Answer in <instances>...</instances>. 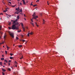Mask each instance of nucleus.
Segmentation results:
<instances>
[{
  "label": "nucleus",
  "mask_w": 75,
  "mask_h": 75,
  "mask_svg": "<svg viewBox=\"0 0 75 75\" xmlns=\"http://www.w3.org/2000/svg\"><path fill=\"white\" fill-rule=\"evenodd\" d=\"M12 30H14L16 29L18 30V29H19V28H18V27H16V25L14 24L12 26Z\"/></svg>",
  "instance_id": "f257e3e1"
},
{
  "label": "nucleus",
  "mask_w": 75,
  "mask_h": 75,
  "mask_svg": "<svg viewBox=\"0 0 75 75\" xmlns=\"http://www.w3.org/2000/svg\"><path fill=\"white\" fill-rule=\"evenodd\" d=\"M9 34L11 37H12L13 38H14V34H13V33H9Z\"/></svg>",
  "instance_id": "f03ea898"
},
{
  "label": "nucleus",
  "mask_w": 75,
  "mask_h": 75,
  "mask_svg": "<svg viewBox=\"0 0 75 75\" xmlns=\"http://www.w3.org/2000/svg\"><path fill=\"white\" fill-rule=\"evenodd\" d=\"M37 18H38V16H35V17H33V19L34 18L35 20H36V19H37Z\"/></svg>",
  "instance_id": "7ed1b4c3"
},
{
  "label": "nucleus",
  "mask_w": 75,
  "mask_h": 75,
  "mask_svg": "<svg viewBox=\"0 0 75 75\" xmlns=\"http://www.w3.org/2000/svg\"><path fill=\"white\" fill-rule=\"evenodd\" d=\"M16 10L19 11L20 10V8L19 7H18V8H16Z\"/></svg>",
  "instance_id": "20e7f679"
},
{
  "label": "nucleus",
  "mask_w": 75,
  "mask_h": 75,
  "mask_svg": "<svg viewBox=\"0 0 75 75\" xmlns=\"http://www.w3.org/2000/svg\"><path fill=\"white\" fill-rule=\"evenodd\" d=\"M22 1L23 2L24 4H25V2L24 0H22Z\"/></svg>",
  "instance_id": "39448f33"
},
{
  "label": "nucleus",
  "mask_w": 75,
  "mask_h": 75,
  "mask_svg": "<svg viewBox=\"0 0 75 75\" xmlns=\"http://www.w3.org/2000/svg\"><path fill=\"white\" fill-rule=\"evenodd\" d=\"M17 19H18V20L19 19L20 17L19 16H17Z\"/></svg>",
  "instance_id": "423d86ee"
},
{
  "label": "nucleus",
  "mask_w": 75,
  "mask_h": 75,
  "mask_svg": "<svg viewBox=\"0 0 75 75\" xmlns=\"http://www.w3.org/2000/svg\"><path fill=\"white\" fill-rule=\"evenodd\" d=\"M35 16V13L34 12L33 14V17H34V16Z\"/></svg>",
  "instance_id": "0eeeda50"
},
{
  "label": "nucleus",
  "mask_w": 75,
  "mask_h": 75,
  "mask_svg": "<svg viewBox=\"0 0 75 75\" xmlns=\"http://www.w3.org/2000/svg\"><path fill=\"white\" fill-rule=\"evenodd\" d=\"M18 24H19L17 22L16 23H15V25H18Z\"/></svg>",
  "instance_id": "6e6552de"
},
{
  "label": "nucleus",
  "mask_w": 75,
  "mask_h": 75,
  "mask_svg": "<svg viewBox=\"0 0 75 75\" xmlns=\"http://www.w3.org/2000/svg\"><path fill=\"white\" fill-rule=\"evenodd\" d=\"M30 24H32L33 26H34V23L30 22Z\"/></svg>",
  "instance_id": "1a4fd4ad"
},
{
  "label": "nucleus",
  "mask_w": 75,
  "mask_h": 75,
  "mask_svg": "<svg viewBox=\"0 0 75 75\" xmlns=\"http://www.w3.org/2000/svg\"><path fill=\"white\" fill-rule=\"evenodd\" d=\"M2 70L3 71V72H4V71H6V70L4 69L3 68L2 69Z\"/></svg>",
  "instance_id": "9d476101"
},
{
  "label": "nucleus",
  "mask_w": 75,
  "mask_h": 75,
  "mask_svg": "<svg viewBox=\"0 0 75 75\" xmlns=\"http://www.w3.org/2000/svg\"><path fill=\"white\" fill-rule=\"evenodd\" d=\"M1 59L2 61H3V60H4V58H1Z\"/></svg>",
  "instance_id": "9b49d317"
},
{
  "label": "nucleus",
  "mask_w": 75,
  "mask_h": 75,
  "mask_svg": "<svg viewBox=\"0 0 75 75\" xmlns=\"http://www.w3.org/2000/svg\"><path fill=\"white\" fill-rule=\"evenodd\" d=\"M3 63L1 62H0V65H1V66H3Z\"/></svg>",
  "instance_id": "f8f14e48"
},
{
  "label": "nucleus",
  "mask_w": 75,
  "mask_h": 75,
  "mask_svg": "<svg viewBox=\"0 0 75 75\" xmlns=\"http://www.w3.org/2000/svg\"><path fill=\"white\" fill-rule=\"evenodd\" d=\"M22 47V45H19L18 46V47H19V48H21V47Z\"/></svg>",
  "instance_id": "ddd939ff"
},
{
  "label": "nucleus",
  "mask_w": 75,
  "mask_h": 75,
  "mask_svg": "<svg viewBox=\"0 0 75 75\" xmlns=\"http://www.w3.org/2000/svg\"><path fill=\"white\" fill-rule=\"evenodd\" d=\"M6 35H5L4 36V39H6Z\"/></svg>",
  "instance_id": "4468645a"
},
{
  "label": "nucleus",
  "mask_w": 75,
  "mask_h": 75,
  "mask_svg": "<svg viewBox=\"0 0 75 75\" xmlns=\"http://www.w3.org/2000/svg\"><path fill=\"white\" fill-rule=\"evenodd\" d=\"M4 62H6L7 63L8 62H7V60L6 59L4 60Z\"/></svg>",
  "instance_id": "2eb2a0df"
},
{
  "label": "nucleus",
  "mask_w": 75,
  "mask_h": 75,
  "mask_svg": "<svg viewBox=\"0 0 75 75\" xmlns=\"http://www.w3.org/2000/svg\"><path fill=\"white\" fill-rule=\"evenodd\" d=\"M21 30H18V33H20V32H21Z\"/></svg>",
  "instance_id": "dca6fc26"
},
{
  "label": "nucleus",
  "mask_w": 75,
  "mask_h": 75,
  "mask_svg": "<svg viewBox=\"0 0 75 75\" xmlns=\"http://www.w3.org/2000/svg\"><path fill=\"white\" fill-rule=\"evenodd\" d=\"M30 35H32V34H33V32H31V33H30Z\"/></svg>",
  "instance_id": "f3484780"
},
{
  "label": "nucleus",
  "mask_w": 75,
  "mask_h": 75,
  "mask_svg": "<svg viewBox=\"0 0 75 75\" xmlns=\"http://www.w3.org/2000/svg\"><path fill=\"white\" fill-rule=\"evenodd\" d=\"M16 21H13V24H15V23H16Z\"/></svg>",
  "instance_id": "a211bd4d"
},
{
  "label": "nucleus",
  "mask_w": 75,
  "mask_h": 75,
  "mask_svg": "<svg viewBox=\"0 0 75 75\" xmlns=\"http://www.w3.org/2000/svg\"><path fill=\"white\" fill-rule=\"evenodd\" d=\"M43 24H45V21H44V20H43Z\"/></svg>",
  "instance_id": "6ab92c4d"
},
{
  "label": "nucleus",
  "mask_w": 75,
  "mask_h": 75,
  "mask_svg": "<svg viewBox=\"0 0 75 75\" xmlns=\"http://www.w3.org/2000/svg\"><path fill=\"white\" fill-rule=\"evenodd\" d=\"M9 30H10L11 29H12V28H11V27H8Z\"/></svg>",
  "instance_id": "aec40b11"
},
{
  "label": "nucleus",
  "mask_w": 75,
  "mask_h": 75,
  "mask_svg": "<svg viewBox=\"0 0 75 75\" xmlns=\"http://www.w3.org/2000/svg\"><path fill=\"white\" fill-rule=\"evenodd\" d=\"M6 47L8 50V49H9V47L8 46H6Z\"/></svg>",
  "instance_id": "412c9836"
},
{
  "label": "nucleus",
  "mask_w": 75,
  "mask_h": 75,
  "mask_svg": "<svg viewBox=\"0 0 75 75\" xmlns=\"http://www.w3.org/2000/svg\"><path fill=\"white\" fill-rule=\"evenodd\" d=\"M37 6V4H35L33 5V7H35V6Z\"/></svg>",
  "instance_id": "4be33fe9"
},
{
  "label": "nucleus",
  "mask_w": 75,
  "mask_h": 75,
  "mask_svg": "<svg viewBox=\"0 0 75 75\" xmlns=\"http://www.w3.org/2000/svg\"><path fill=\"white\" fill-rule=\"evenodd\" d=\"M35 24H36V26H37V27H38V25H37V23H35Z\"/></svg>",
  "instance_id": "5701e85b"
},
{
  "label": "nucleus",
  "mask_w": 75,
  "mask_h": 75,
  "mask_svg": "<svg viewBox=\"0 0 75 75\" xmlns=\"http://www.w3.org/2000/svg\"><path fill=\"white\" fill-rule=\"evenodd\" d=\"M5 53L6 54H7V51H5Z\"/></svg>",
  "instance_id": "b1692460"
},
{
  "label": "nucleus",
  "mask_w": 75,
  "mask_h": 75,
  "mask_svg": "<svg viewBox=\"0 0 75 75\" xmlns=\"http://www.w3.org/2000/svg\"><path fill=\"white\" fill-rule=\"evenodd\" d=\"M16 39L17 40H18V37H16Z\"/></svg>",
  "instance_id": "393cba45"
},
{
  "label": "nucleus",
  "mask_w": 75,
  "mask_h": 75,
  "mask_svg": "<svg viewBox=\"0 0 75 75\" xmlns=\"http://www.w3.org/2000/svg\"><path fill=\"white\" fill-rule=\"evenodd\" d=\"M30 34L29 33H28V37H29V36H30V35H29Z\"/></svg>",
  "instance_id": "a878e982"
},
{
  "label": "nucleus",
  "mask_w": 75,
  "mask_h": 75,
  "mask_svg": "<svg viewBox=\"0 0 75 75\" xmlns=\"http://www.w3.org/2000/svg\"><path fill=\"white\" fill-rule=\"evenodd\" d=\"M10 59H13V57H10Z\"/></svg>",
  "instance_id": "bb28decb"
},
{
  "label": "nucleus",
  "mask_w": 75,
  "mask_h": 75,
  "mask_svg": "<svg viewBox=\"0 0 75 75\" xmlns=\"http://www.w3.org/2000/svg\"><path fill=\"white\" fill-rule=\"evenodd\" d=\"M1 26L0 25V30H1Z\"/></svg>",
  "instance_id": "cd10ccee"
},
{
  "label": "nucleus",
  "mask_w": 75,
  "mask_h": 75,
  "mask_svg": "<svg viewBox=\"0 0 75 75\" xmlns=\"http://www.w3.org/2000/svg\"><path fill=\"white\" fill-rule=\"evenodd\" d=\"M13 55V54L10 53L11 56H12V55Z\"/></svg>",
  "instance_id": "c85d7f7f"
},
{
  "label": "nucleus",
  "mask_w": 75,
  "mask_h": 75,
  "mask_svg": "<svg viewBox=\"0 0 75 75\" xmlns=\"http://www.w3.org/2000/svg\"><path fill=\"white\" fill-rule=\"evenodd\" d=\"M8 71H11V69H10V68H8Z\"/></svg>",
  "instance_id": "c756f323"
},
{
  "label": "nucleus",
  "mask_w": 75,
  "mask_h": 75,
  "mask_svg": "<svg viewBox=\"0 0 75 75\" xmlns=\"http://www.w3.org/2000/svg\"><path fill=\"white\" fill-rule=\"evenodd\" d=\"M8 25H11V22H10V23H9Z\"/></svg>",
  "instance_id": "7c9ffc66"
},
{
  "label": "nucleus",
  "mask_w": 75,
  "mask_h": 75,
  "mask_svg": "<svg viewBox=\"0 0 75 75\" xmlns=\"http://www.w3.org/2000/svg\"><path fill=\"white\" fill-rule=\"evenodd\" d=\"M2 75H5V74H4V73L3 72H2Z\"/></svg>",
  "instance_id": "2f4dec72"
},
{
  "label": "nucleus",
  "mask_w": 75,
  "mask_h": 75,
  "mask_svg": "<svg viewBox=\"0 0 75 75\" xmlns=\"http://www.w3.org/2000/svg\"><path fill=\"white\" fill-rule=\"evenodd\" d=\"M23 42H25V40H22Z\"/></svg>",
  "instance_id": "473e14b6"
},
{
  "label": "nucleus",
  "mask_w": 75,
  "mask_h": 75,
  "mask_svg": "<svg viewBox=\"0 0 75 75\" xmlns=\"http://www.w3.org/2000/svg\"><path fill=\"white\" fill-rule=\"evenodd\" d=\"M21 26H23V24L22 23H21Z\"/></svg>",
  "instance_id": "72a5a7b5"
},
{
  "label": "nucleus",
  "mask_w": 75,
  "mask_h": 75,
  "mask_svg": "<svg viewBox=\"0 0 75 75\" xmlns=\"http://www.w3.org/2000/svg\"><path fill=\"white\" fill-rule=\"evenodd\" d=\"M32 3H33V2H32L30 4V6H33V4H32Z\"/></svg>",
  "instance_id": "f704fd0d"
},
{
  "label": "nucleus",
  "mask_w": 75,
  "mask_h": 75,
  "mask_svg": "<svg viewBox=\"0 0 75 75\" xmlns=\"http://www.w3.org/2000/svg\"><path fill=\"white\" fill-rule=\"evenodd\" d=\"M17 20H18V19H16V20H15V21H16V22L17 21Z\"/></svg>",
  "instance_id": "c9c22d12"
},
{
  "label": "nucleus",
  "mask_w": 75,
  "mask_h": 75,
  "mask_svg": "<svg viewBox=\"0 0 75 75\" xmlns=\"http://www.w3.org/2000/svg\"><path fill=\"white\" fill-rule=\"evenodd\" d=\"M20 12H22V9H21L20 11Z\"/></svg>",
  "instance_id": "e433bc0d"
},
{
  "label": "nucleus",
  "mask_w": 75,
  "mask_h": 75,
  "mask_svg": "<svg viewBox=\"0 0 75 75\" xmlns=\"http://www.w3.org/2000/svg\"><path fill=\"white\" fill-rule=\"evenodd\" d=\"M2 44H4V42L3 41L2 42Z\"/></svg>",
  "instance_id": "4c0bfd02"
},
{
  "label": "nucleus",
  "mask_w": 75,
  "mask_h": 75,
  "mask_svg": "<svg viewBox=\"0 0 75 75\" xmlns=\"http://www.w3.org/2000/svg\"><path fill=\"white\" fill-rule=\"evenodd\" d=\"M9 3H10V4H11V2H9Z\"/></svg>",
  "instance_id": "58836bf2"
},
{
  "label": "nucleus",
  "mask_w": 75,
  "mask_h": 75,
  "mask_svg": "<svg viewBox=\"0 0 75 75\" xmlns=\"http://www.w3.org/2000/svg\"><path fill=\"white\" fill-rule=\"evenodd\" d=\"M39 0H37L36 1V2H38V1H39Z\"/></svg>",
  "instance_id": "ea45409f"
},
{
  "label": "nucleus",
  "mask_w": 75,
  "mask_h": 75,
  "mask_svg": "<svg viewBox=\"0 0 75 75\" xmlns=\"http://www.w3.org/2000/svg\"><path fill=\"white\" fill-rule=\"evenodd\" d=\"M7 9H8V8H7L6 9V11H8V10H7Z\"/></svg>",
  "instance_id": "a19ab883"
},
{
  "label": "nucleus",
  "mask_w": 75,
  "mask_h": 75,
  "mask_svg": "<svg viewBox=\"0 0 75 75\" xmlns=\"http://www.w3.org/2000/svg\"><path fill=\"white\" fill-rule=\"evenodd\" d=\"M31 21L33 23V20H32V19H31Z\"/></svg>",
  "instance_id": "79ce46f5"
},
{
  "label": "nucleus",
  "mask_w": 75,
  "mask_h": 75,
  "mask_svg": "<svg viewBox=\"0 0 75 75\" xmlns=\"http://www.w3.org/2000/svg\"><path fill=\"white\" fill-rule=\"evenodd\" d=\"M20 5H21H21H22V4H21V3H20Z\"/></svg>",
  "instance_id": "37998d69"
},
{
  "label": "nucleus",
  "mask_w": 75,
  "mask_h": 75,
  "mask_svg": "<svg viewBox=\"0 0 75 75\" xmlns=\"http://www.w3.org/2000/svg\"><path fill=\"white\" fill-rule=\"evenodd\" d=\"M1 15H3V13H1L0 14V16Z\"/></svg>",
  "instance_id": "c03bdc74"
},
{
  "label": "nucleus",
  "mask_w": 75,
  "mask_h": 75,
  "mask_svg": "<svg viewBox=\"0 0 75 75\" xmlns=\"http://www.w3.org/2000/svg\"><path fill=\"white\" fill-rule=\"evenodd\" d=\"M4 65H6V63H4Z\"/></svg>",
  "instance_id": "a18cd8bd"
},
{
  "label": "nucleus",
  "mask_w": 75,
  "mask_h": 75,
  "mask_svg": "<svg viewBox=\"0 0 75 75\" xmlns=\"http://www.w3.org/2000/svg\"><path fill=\"white\" fill-rule=\"evenodd\" d=\"M16 6H12V7H15Z\"/></svg>",
  "instance_id": "49530a36"
},
{
  "label": "nucleus",
  "mask_w": 75,
  "mask_h": 75,
  "mask_svg": "<svg viewBox=\"0 0 75 75\" xmlns=\"http://www.w3.org/2000/svg\"><path fill=\"white\" fill-rule=\"evenodd\" d=\"M15 64H17V62L15 61Z\"/></svg>",
  "instance_id": "de8ad7c7"
},
{
  "label": "nucleus",
  "mask_w": 75,
  "mask_h": 75,
  "mask_svg": "<svg viewBox=\"0 0 75 75\" xmlns=\"http://www.w3.org/2000/svg\"><path fill=\"white\" fill-rule=\"evenodd\" d=\"M8 62H11V60H9Z\"/></svg>",
  "instance_id": "09e8293b"
},
{
  "label": "nucleus",
  "mask_w": 75,
  "mask_h": 75,
  "mask_svg": "<svg viewBox=\"0 0 75 75\" xmlns=\"http://www.w3.org/2000/svg\"><path fill=\"white\" fill-rule=\"evenodd\" d=\"M18 13H20V11H19L18 12H17V14H18Z\"/></svg>",
  "instance_id": "8fccbe9b"
},
{
  "label": "nucleus",
  "mask_w": 75,
  "mask_h": 75,
  "mask_svg": "<svg viewBox=\"0 0 75 75\" xmlns=\"http://www.w3.org/2000/svg\"><path fill=\"white\" fill-rule=\"evenodd\" d=\"M4 12H6V11L4 10Z\"/></svg>",
  "instance_id": "3c124183"
},
{
  "label": "nucleus",
  "mask_w": 75,
  "mask_h": 75,
  "mask_svg": "<svg viewBox=\"0 0 75 75\" xmlns=\"http://www.w3.org/2000/svg\"><path fill=\"white\" fill-rule=\"evenodd\" d=\"M17 12H18V11H17L16 12H15V14H16V13H17Z\"/></svg>",
  "instance_id": "603ef678"
},
{
  "label": "nucleus",
  "mask_w": 75,
  "mask_h": 75,
  "mask_svg": "<svg viewBox=\"0 0 75 75\" xmlns=\"http://www.w3.org/2000/svg\"><path fill=\"white\" fill-rule=\"evenodd\" d=\"M24 17H26V16H25V14H24Z\"/></svg>",
  "instance_id": "864d4df0"
},
{
  "label": "nucleus",
  "mask_w": 75,
  "mask_h": 75,
  "mask_svg": "<svg viewBox=\"0 0 75 75\" xmlns=\"http://www.w3.org/2000/svg\"><path fill=\"white\" fill-rule=\"evenodd\" d=\"M23 31H25V29H23Z\"/></svg>",
  "instance_id": "5fc2aeb1"
},
{
  "label": "nucleus",
  "mask_w": 75,
  "mask_h": 75,
  "mask_svg": "<svg viewBox=\"0 0 75 75\" xmlns=\"http://www.w3.org/2000/svg\"><path fill=\"white\" fill-rule=\"evenodd\" d=\"M20 41H23V40L22 39H21L20 40Z\"/></svg>",
  "instance_id": "6e6d98bb"
},
{
  "label": "nucleus",
  "mask_w": 75,
  "mask_h": 75,
  "mask_svg": "<svg viewBox=\"0 0 75 75\" xmlns=\"http://www.w3.org/2000/svg\"><path fill=\"white\" fill-rule=\"evenodd\" d=\"M8 65L9 66V65H10V63H8Z\"/></svg>",
  "instance_id": "4d7b16f0"
},
{
  "label": "nucleus",
  "mask_w": 75,
  "mask_h": 75,
  "mask_svg": "<svg viewBox=\"0 0 75 75\" xmlns=\"http://www.w3.org/2000/svg\"><path fill=\"white\" fill-rule=\"evenodd\" d=\"M22 57H21L20 58L21 59H22Z\"/></svg>",
  "instance_id": "13d9d810"
},
{
  "label": "nucleus",
  "mask_w": 75,
  "mask_h": 75,
  "mask_svg": "<svg viewBox=\"0 0 75 75\" xmlns=\"http://www.w3.org/2000/svg\"><path fill=\"white\" fill-rule=\"evenodd\" d=\"M25 20L26 21V19L25 18H24Z\"/></svg>",
  "instance_id": "bf43d9fd"
},
{
  "label": "nucleus",
  "mask_w": 75,
  "mask_h": 75,
  "mask_svg": "<svg viewBox=\"0 0 75 75\" xmlns=\"http://www.w3.org/2000/svg\"><path fill=\"white\" fill-rule=\"evenodd\" d=\"M15 67H17V65H16Z\"/></svg>",
  "instance_id": "052dcab7"
},
{
  "label": "nucleus",
  "mask_w": 75,
  "mask_h": 75,
  "mask_svg": "<svg viewBox=\"0 0 75 75\" xmlns=\"http://www.w3.org/2000/svg\"><path fill=\"white\" fill-rule=\"evenodd\" d=\"M3 4H5V3L4 2H3Z\"/></svg>",
  "instance_id": "680f3d73"
},
{
  "label": "nucleus",
  "mask_w": 75,
  "mask_h": 75,
  "mask_svg": "<svg viewBox=\"0 0 75 75\" xmlns=\"http://www.w3.org/2000/svg\"><path fill=\"white\" fill-rule=\"evenodd\" d=\"M1 34H3V33H2V32H1Z\"/></svg>",
  "instance_id": "e2e57ef3"
},
{
  "label": "nucleus",
  "mask_w": 75,
  "mask_h": 75,
  "mask_svg": "<svg viewBox=\"0 0 75 75\" xmlns=\"http://www.w3.org/2000/svg\"><path fill=\"white\" fill-rule=\"evenodd\" d=\"M22 28H23V29H24V28L23 27Z\"/></svg>",
  "instance_id": "0e129e2a"
},
{
  "label": "nucleus",
  "mask_w": 75,
  "mask_h": 75,
  "mask_svg": "<svg viewBox=\"0 0 75 75\" xmlns=\"http://www.w3.org/2000/svg\"><path fill=\"white\" fill-rule=\"evenodd\" d=\"M13 74H16V73H15V72H13Z\"/></svg>",
  "instance_id": "69168bd1"
},
{
  "label": "nucleus",
  "mask_w": 75,
  "mask_h": 75,
  "mask_svg": "<svg viewBox=\"0 0 75 75\" xmlns=\"http://www.w3.org/2000/svg\"><path fill=\"white\" fill-rule=\"evenodd\" d=\"M49 3H47V4H48V5H49Z\"/></svg>",
  "instance_id": "338daca9"
},
{
  "label": "nucleus",
  "mask_w": 75,
  "mask_h": 75,
  "mask_svg": "<svg viewBox=\"0 0 75 75\" xmlns=\"http://www.w3.org/2000/svg\"><path fill=\"white\" fill-rule=\"evenodd\" d=\"M13 21V20H11V21Z\"/></svg>",
  "instance_id": "774afa93"
}]
</instances>
